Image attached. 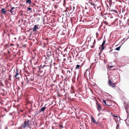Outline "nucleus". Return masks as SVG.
Here are the masks:
<instances>
[{
    "instance_id": "1",
    "label": "nucleus",
    "mask_w": 129,
    "mask_h": 129,
    "mask_svg": "<svg viewBox=\"0 0 129 129\" xmlns=\"http://www.w3.org/2000/svg\"><path fill=\"white\" fill-rule=\"evenodd\" d=\"M32 124L29 122L28 119H25L24 123L21 125V127L23 128H25L26 127L30 129Z\"/></svg>"
},
{
    "instance_id": "2",
    "label": "nucleus",
    "mask_w": 129,
    "mask_h": 129,
    "mask_svg": "<svg viewBox=\"0 0 129 129\" xmlns=\"http://www.w3.org/2000/svg\"><path fill=\"white\" fill-rule=\"evenodd\" d=\"M92 0H87L85 2V4L87 5V7L89 8V10L91 8L90 5H91L93 6V8L95 9L96 7V6L94 3L92 2Z\"/></svg>"
},
{
    "instance_id": "3",
    "label": "nucleus",
    "mask_w": 129,
    "mask_h": 129,
    "mask_svg": "<svg viewBox=\"0 0 129 129\" xmlns=\"http://www.w3.org/2000/svg\"><path fill=\"white\" fill-rule=\"evenodd\" d=\"M124 104L126 112L127 113V116H129V105L125 103H124Z\"/></svg>"
},
{
    "instance_id": "4",
    "label": "nucleus",
    "mask_w": 129,
    "mask_h": 129,
    "mask_svg": "<svg viewBox=\"0 0 129 129\" xmlns=\"http://www.w3.org/2000/svg\"><path fill=\"white\" fill-rule=\"evenodd\" d=\"M108 84L109 86L113 88L114 87L116 86L115 83L112 82L110 79L109 80Z\"/></svg>"
},
{
    "instance_id": "5",
    "label": "nucleus",
    "mask_w": 129,
    "mask_h": 129,
    "mask_svg": "<svg viewBox=\"0 0 129 129\" xmlns=\"http://www.w3.org/2000/svg\"><path fill=\"white\" fill-rule=\"evenodd\" d=\"M14 73H15V77L16 79H19L20 78V76L18 70L16 69V72H14Z\"/></svg>"
},
{
    "instance_id": "6",
    "label": "nucleus",
    "mask_w": 129,
    "mask_h": 129,
    "mask_svg": "<svg viewBox=\"0 0 129 129\" xmlns=\"http://www.w3.org/2000/svg\"><path fill=\"white\" fill-rule=\"evenodd\" d=\"M113 116H114V118L115 120L116 123L118 122L119 121H120V117L118 116L114 115H113Z\"/></svg>"
},
{
    "instance_id": "7",
    "label": "nucleus",
    "mask_w": 129,
    "mask_h": 129,
    "mask_svg": "<svg viewBox=\"0 0 129 129\" xmlns=\"http://www.w3.org/2000/svg\"><path fill=\"white\" fill-rule=\"evenodd\" d=\"M39 25H35L34 26L33 28V31H36L37 29H38V26Z\"/></svg>"
},
{
    "instance_id": "8",
    "label": "nucleus",
    "mask_w": 129,
    "mask_h": 129,
    "mask_svg": "<svg viewBox=\"0 0 129 129\" xmlns=\"http://www.w3.org/2000/svg\"><path fill=\"white\" fill-rule=\"evenodd\" d=\"M105 42H106L105 40H104L103 42L102 43V45H101L102 51H103V49H104V45L105 43Z\"/></svg>"
},
{
    "instance_id": "9",
    "label": "nucleus",
    "mask_w": 129,
    "mask_h": 129,
    "mask_svg": "<svg viewBox=\"0 0 129 129\" xmlns=\"http://www.w3.org/2000/svg\"><path fill=\"white\" fill-rule=\"evenodd\" d=\"M15 8L14 7H12L9 11L12 14H13V13H14V10H13Z\"/></svg>"
},
{
    "instance_id": "10",
    "label": "nucleus",
    "mask_w": 129,
    "mask_h": 129,
    "mask_svg": "<svg viewBox=\"0 0 129 129\" xmlns=\"http://www.w3.org/2000/svg\"><path fill=\"white\" fill-rule=\"evenodd\" d=\"M46 108L45 106L44 107L42 108L39 111V113H40L42 111H44L45 109Z\"/></svg>"
},
{
    "instance_id": "11",
    "label": "nucleus",
    "mask_w": 129,
    "mask_h": 129,
    "mask_svg": "<svg viewBox=\"0 0 129 129\" xmlns=\"http://www.w3.org/2000/svg\"><path fill=\"white\" fill-rule=\"evenodd\" d=\"M1 11L3 14H5L7 12L5 10V9L4 8L2 9L1 10Z\"/></svg>"
},
{
    "instance_id": "12",
    "label": "nucleus",
    "mask_w": 129,
    "mask_h": 129,
    "mask_svg": "<svg viewBox=\"0 0 129 129\" xmlns=\"http://www.w3.org/2000/svg\"><path fill=\"white\" fill-rule=\"evenodd\" d=\"M91 121L94 123H95L96 124H97L98 123V122L96 121V120L92 117H91Z\"/></svg>"
},
{
    "instance_id": "13",
    "label": "nucleus",
    "mask_w": 129,
    "mask_h": 129,
    "mask_svg": "<svg viewBox=\"0 0 129 129\" xmlns=\"http://www.w3.org/2000/svg\"><path fill=\"white\" fill-rule=\"evenodd\" d=\"M29 4V5L31 4V0H26V4Z\"/></svg>"
},
{
    "instance_id": "14",
    "label": "nucleus",
    "mask_w": 129,
    "mask_h": 129,
    "mask_svg": "<svg viewBox=\"0 0 129 129\" xmlns=\"http://www.w3.org/2000/svg\"><path fill=\"white\" fill-rule=\"evenodd\" d=\"M125 120V123L127 125H129V118H127L126 120Z\"/></svg>"
},
{
    "instance_id": "15",
    "label": "nucleus",
    "mask_w": 129,
    "mask_h": 129,
    "mask_svg": "<svg viewBox=\"0 0 129 129\" xmlns=\"http://www.w3.org/2000/svg\"><path fill=\"white\" fill-rule=\"evenodd\" d=\"M98 108L97 109L98 111L100 112V111L101 110V109L102 108L100 106V105L98 104Z\"/></svg>"
},
{
    "instance_id": "16",
    "label": "nucleus",
    "mask_w": 129,
    "mask_h": 129,
    "mask_svg": "<svg viewBox=\"0 0 129 129\" xmlns=\"http://www.w3.org/2000/svg\"><path fill=\"white\" fill-rule=\"evenodd\" d=\"M117 123V126L116 127V129H118L120 128V124L118 123V122L116 123Z\"/></svg>"
},
{
    "instance_id": "17",
    "label": "nucleus",
    "mask_w": 129,
    "mask_h": 129,
    "mask_svg": "<svg viewBox=\"0 0 129 129\" xmlns=\"http://www.w3.org/2000/svg\"><path fill=\"white\" fill-rule=\"evenodd\" d=\"M67 76L68 75H69L71 73V71H70L69 70H67Z\"/></svg>"
},
{
    "instance_id": "18",
    "label": "nucleus",
    "mask_w": 129,
    "mask_h": 129,
    "mask_svg": "<svg viewBox=\"0 0 129 129\" xmlns=\"http://www.w3.org/2000/svg\"><path fill=\"white\" fill-rule=\"evenodd\" d=\"M121 45H122V44L119 47L116 48L115 49V50H120V48L121 47Z\"/></svg>"
},
{
    "instance_id": "19",
    "label": "nucleus",
    "mask_w": 129,
    "mask_h": 129,
    "mask_svg": "<svg viewBox=\"0 0 129 129\" xmlns=\"http://www.w3.org/2000/svg\"><path fill=\"white\" fill-rule=\"evenodd\" d=\"M80 67V65H78V64H77L76 67V69H78Z\"/></svg>"
},
{
    "instance_id": "20",
    "label": "nucleus",
    "mask_w": 129,
    "mask_h": 129,
    "mask_svg": "<svg viewBox=\"0 0 129 129\" xmlns=\"http://www.w3.org/2000/svg\"><path fill=\"white\" fill-rule=\"evenodd\" d=\"M11 77H12V76H11V75L10 74L9 75V80H11Z\"/></svg>"
},
{
    "instance_id": "21",
    "label": "nucleus",
    "mask_w": 129,
    "mask_h": 129,
    "mask_svg": "<svg viewBox=\"0 0 129 129\" xmlns=\"http://www.w3.org/2000/svg\"><path fill=\"white\" fill-rule=\"evenodd\" d=\"M31 8H27V11H31Z\"/></svg>"
},
{
    "instance_id": "22",
    "label": "nucleus",
    "mask_w": 129,
    "mask_h": 129,
    "mask_svg": "<svg viewBox=\"0 0 129 129\" xmlns=\"http://www.w3.org/2000/svg\"><path fill=\"white\" fill-rule=\"evenodd\" d=\"M103 102L104 103V104H105V105H108L106 103V101L104 100H103Z\"/></svg>"
},
{
    "instance_id": "23",
    "label": "nucleus",
    "mask_w": 129,
    "mask_h": 129,
    "mask_svg": "<svg viewBox=\"0 0 129 129\" xmlns=\"http://www.w3.org/2000/svg\"><path fill=\"white\" fill-rule=\"evenodd\" d=\"M25 82H24L23 81H22L21 82V84L22 86H23L24 84V83H25Z\"/></svg>"
},
{
    "instance_id": "24",
    "label": "nucleus",
    "mask_w": 129,
    "mask_h": 129,
    "mask_svg": "<svg viewBox=\"0 0 129 129\" xmlns=\"http://www.w3.org/2000/svg\"><path fill=\"white\" fill-rule=\"evenodd\" d=\"M59 127L60 128H63V126L62 125H59Z\"/></svg>"
},
{
    "instance_id": "25",
    "label": "nucleus",
    "mask_w": 129,
    "mask_h": 129,
    "mask_svg": "<svg viewBox=\"0 0 129 129\" xmlns=\"http://www.w3.org/2000/svg\"><path fill=\"white\" fill-rule=\"evenodd\" d=\"M102 51H102V49H101V51H100V52L99 53V55H100L101 53H102Z\"/></svg>"
},
{
    "instance_id": "26",
    "label": "nucleus",
    "mask_w": 129,
    "mask_h": 129,
    "mask_svg": "<svg viewBox=\"0 0 129 129\" xmlns=\"http://www.w3.org/2000/svg\"><path fill=\"white\" fill-rule=\"evenodd\" d=\"M87 5H86V6L85 7V8L86 9H88L87 8H88V7H87Z\"/></svg>"
},
{
    "instance_id": "27",
    "label": "nucleus",
    "mask_w": 129,
    "mask_h": 129,
    "mask_svg": "<svg viewBox=\"0 0 129 129\" xmlns=\"http://www.w3.org/2000/svg\"><path fill=\"white\" fill-rule=\"evenodd\" d=\"M113 67V66H109V68H112Z\"/></svg>"
},
{
    "instance_id": "28",
    "label": "nucleus",
    "mask_w": 129,
    "mask_h": 129,
    "mask_svg": "<svg viewBox=\"0 0 129 129\" xmlns=\"http://www.w3.org/2000/svg\"><path fill=\"white\" fill-rule=\"evenodd\" d=\"M52 52L51 51H50V53H51V54H50V56H51L53 54V53L52 52V53H51V52Z\"/></svg>"
},
{
    "instance_id": "29",
    "label": "nucleus",
    "mask_w": 129,
    "mask_h": 129,
    "mask_svg": "<svg viewBox=\"0 0 129 129\" xmlns=\"http://www.w3.org/2000/svg\"><path fill=\"white\" fill-rule=\"evenodd\" d=\"M28 83V81H27L26 82V83H25V85L26 84H27Z\"/></svg>"
},
{
    "instance_id": "30",
    "label": "nucleus",
    "mask_w": 129,
    "mask_h": 129,
    "mask_svg": "<svg viewBox=\"0 0 129 129\" xmlns=\"http://www.w3.org/2000/svg\"><path fill=\"white\" fill-rule=\"evenodd\" d=\"M125 38H124V39H123L122 41H124L125 40Z\"/></svg>"
},
{
    "instance_id": "31",
    "label": "nucleus",
    "mask_w": 129,
    "mask_h": 129,
    "mask_svg": "<svg viewBox=\"0 0 129 129\" xmlns=\"http://www.w3.org/2000/svg\"><path fill=\"white\" fill-rule=\"evenodd\" d=\"M115 10V13H117V11H116Z\"/></svg>"
},
{
    "instance_id": "32",
    "label": "nucleus",
    "mask_w": 129,
    "mask_h": 129,
    "mask_svg": "<svg viewBox=\"0 0 129 129\" xmlns=\"http://www.w3.org/2000/svg\"><path fill=\"white\" fill-rule=\"evenodd\" d=\"M66 60V59L65 58H64V59H63L64 61L65 60Z\"/></svg>"
},
{
    "instance_id": "33",
    "label": "nucleus",
    "mask_w": 129,
    "mask_h": 129,
    "mask_svg": "<svg viewBox=\"0 0 129 129\" xmlns=\"http://www.w3.org/2000/svg\"><path fill=\"white\" fill-rule=\"evenodd\" d=\"M100 113H99V114H98V116H99V115H100Z\"/></svg>"
},
{
    "instance_id": "34",
    "label": "nucleus",
    "mask_w": 129,
    "mask_h": 129,
    "mask_svg": "<svg viewBox=\"0 0 129 129\" xmlns=\"http://www.w3.org/2000/svg\"><path fill=\"white\" fill-rule=\"evenodd\" d=\"M95 43V42L94 41L93 43V44H94V43Z\"/></svg>"
},
{
    "instance_id": "35",
    "label": "nucleus",
    "mask_w": 129,
    "mask_h": 129,
    "mask_svg": "<svg viewBox=\"0 0 129 129\" xmlns=\"http://www.w3.org/2000/svg\"><path fill=\"white\" fill-rule=\"evenodd\" d=\"M94 47L93 46L92 47H91V48H93Z\"/></svg>"
},
{
    "instance_id": "36",
    "label": "nucleus",
    "mask_w": 129,
    "mask_h": 129,
    "mask_svg": "<svg viewBox=\"0 0 129 129\" xmlns=\"http://www.w3.org/2000/svg\"><path fill=\"white\" fill-rule=\"evenodd\" d=\"M128 38H127V39H126V40H127L128 39Z\"/></svg>"
},
{
    "instance_id": "37",
    "label": "nucleus",
    "mask_w": 129,
    "mask_h": 129,
    "mask_svg": "<svg viewBox=\"0 0 129 129\" xmlns=\"http://www.w3.org/2000/svg\"><path fill=\"white\" fill-rule=\"evenodd\" d=\"M43 129V128L42 129Z\"/></svg>"
},
{
    "instance_id": "38",
    "label": "nucleus",
    "mask_w": 129,
    "mask_h": 129,
    "mask_svg": "<svg viewBox=\"0 0 129 129\" xmlns=\"http://www.w3.org/2000/svg\"><path fill=\"white\" fill-rule=\"evenodd\" d=\"M24 80H25V79H24Z\"/></svg>"
},
{
    "instance_id": "39",
    "label": "nucleus",
    "mask_w": 129,
    "mask_h": 129,
    "mask_svg": "<svg viewBox=\"0 0 129 129\" xmlns=\"http://www.w3.org/2000/svg\"><path fill=\"white\" fill-rule=\"evenodd\" d=\"M128 33H129V30H128Z\"/></svg>"
}]
</instances>
